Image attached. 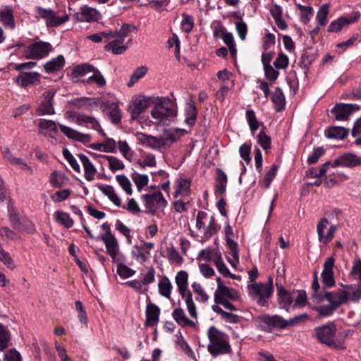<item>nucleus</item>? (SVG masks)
Returning a JSON list of instances; mask_svg holds the SVG:
<instances>
[{"instance_id":"obj_3","label":"nucleus","mask_w":361,"mask_h":361,"mask_svg":"<svg viewBox=\"0 0 361 361\" xmlns=\"http://www.w3.org/2000/svg\"><path fill=\"white\" fill-rule=\"evenodd\" d=\"M250 290V295L253 300H255L258 305L262 307L269 306V299L273 294L274 286L272 279L269 278V283H255L247 286Z\"/></svg>"},{"instance_id":"obj_50","label":"nucleus","mask_w":361,"mask_h":361,"mask_svg":"<svg viewBox=\"0 0 361 361\" xmlns=\"http://www.w3.org/2000/svg\"><path fill=\"white\" fill-rule=\"evenodd\" d=\"M294 295L293 307H305L307 302V294L304 290H293Z\"/></svg>"},{"instance_id":"obj_45","label":"nucleus","mask_w":361,"mask_h":361,"mask_svg":"<svg viewBox=\"0 0 361 361\" xmlns=\"http://www.w3.org/2000/svg\"><path fill=\"white\" fill-rule=\"evenodd\" d=\"M271 100L276 106V111H281L284 107L285 97L281 88L276 87Z\"/></svg>"},{"instance_id":"obj_5","label":"nucleus","mask_w":361,"mask_h":361,"mask_svg":"<svg viewBox=\"0 0 361 361\" xmlns=\"http://www.w3.org/2000/svg\"><path fill=\"white\" fill-rule=\"evenodd\" d=\"M130 32V27L127 25H123L119 30L112 32L111 38H107L109 43L105 46V49L111 51L114 54H121L127 49L123 44L125 39L127 37Z\"/></svg>"},{"instance_id":"obj_22","label":"nucleus","mask_w":361,"mask_h":361,"mask_svg":"<svg viewBox=\"0 0 361 361\" xmlns=\"http://www.w3.org/2000/svg\"><path fill=\"white\" fill-rule=\"evenodd\" d=\"M240 298L239 293L237 290L230 288L226 286H220L219 288H217L214 293V302L224 301L230 299L232 300H237Z\"/></svg>"},{"instance_id":"obj_30","label":"nucleus","mask_w":361,"mask_h":361,"mask_svg":"<svg viewBox=\"0 0 361 361\" xmlns=\"http://www.w3.org/2000/svg\"><path fill=\"white\" fill-rule=\"evenodd\" d=\"M78 157L83 166L85 178L87 180H92L97 172L95 167L86 155L78 154Z\"/></svg>"},{"instance_id":"obj_62","label":"nucleus","mask_w":361,"mask_h":361,"mask_svg":"<svg viewBox=\"0 0 361 361\" xmlns=\"http://www.w3.org/2000/svg\"><path fill=\"white\" fill-rule=\"evenodd\" d=\"M192 288L193 291L196 293L199 297L197 298V300L201 301L202 302H205L209 299L208 295L206 293L200 283L197 282H193L192 284Z\"/></svg>"},{"instance_id":"obj_17","label":"nucleus","mask_w":361,"mask_h":361,"mask_svg":"<svg viewBox=\"0 0 361 361\" xmlns=\"http://www.w3.org/2000/svg\"><path fill=\"white\" fill-rule=\"evenodd\" d=\"M318 302H322L324 300H326L329 302V304L332 305V302H340L341 305L345 303L349 300V293L345 290H341L338 292H329L324 291L318 295L317 298Z\"/></svg>"},{"instance_id":"obj_56","label":"nucleus","mask_w":361,"mask_h":361,"mask_svg":"<svg viewBox=\"0 0 361 361\" xmlns=\"http://www.w3.org/2000/svg\"><path fill=\"white\" fill-rule=\"evenodd\" d=\"M118 148L123 156L130 161L133 157V152L131 150L126 141H118Z\"/></svg>"},{"instance_id":"obj_27","label":"nucleus","mask_w":361,"mask_h":361,"mask_svg":"<svg viewBox=\"0 0 361 361\" xmlns=\"http://www.w3.org/2000/svg\"><path fill=\"white\" fill-rule=\"evenodd\" d=\"M0 22L10 29L15 27L13 11L11 6H4L0 8Z\"/></svg>"},{"instance_id":"obj_39","label":"nucleus","mask_w":361,"mask_h":361,"mask_svg":"<svg viewBox=\"0 0 361 361\" xmlns=\"http://www.w3.org/2000/svg\"><path fill=\"white\" fill-rule=\"evenodd\" d=\"M176 283L180 295H183L188 288V274L185 271H179L176 276Z\"/></svg>"},{"instance_id":"obj_46","label":"nucleus","mask_w":361,"mask_h":361,"mask_svg":"<svg viewBox=\"0 0 361 361\" xmlns=\"http://www.w3.org/2000/svg\"><path fill=\"white\" fill-rule=\"evenodd\" d=\"M92 72V75L90 76L86 80H84L83 82L86 84H92L94 82L99 87L104 86L106 85V80L101 72L96 68Z\"/></svg>"},{"instance_id":"obj_6","label":"nucleus","mask_w":361,"mask_h":361,"mask_svg":"<svg viewBox=\"0 0 361 361\" xmlns=\"http://www.w3.org/2000/svg\"><path fill=\"white\" fill-rule=\"evenodd\" d=\"M142 200L146 209L145 212L149 214L154 215L157 211L163 210L167 205V201L159 190L143 195Z\"/></svg>"},{"instance_id":"obj_1","label":"nucleus","mask_w":361,"mask_h":361,"mask_svg":"<svg viewBox=\"0 0 361 361\" xmlns=\"http://www.w3.org/2000/svg\"><path fill=\"white\" fill-rule=\"evenodd\" d=\"M152 104L154 107L150 111V115L154 120V125L169 126L176 117L177 109L171 99L157 97L154 98Z\"/></svg>"},{"instance_id":"obj_32","label":"nucleus","mask_w":361,"mask_h":361,"mask_svg":"<svg viewBox=\"0 0 361 361\" xmlns=\"http://www.w3.org/2000/svg\"><path fill=\"white\" fill-rule=\"evenodd\" d=\"M140 141L143 145L153 149H159L164 147V142L161 137H157L152 135H142Z\"/></svg>"},{"instance_id":"obj_29","label":"nucleus","mask_w":361,"mask_h":361,"mask_svg":"<svg viewBox=\"0 0 361 361\" xmlns=\"http://www.w3.org/2000/svg\"><path fill=\"white\" fill-rule=\"evenodd\" d=\"M269 11L278 27L282 30H286L288 25L282 17V7L278 4H274L270 8Z\"/></svg>"},{"instance_id":"obj_64","label":"nucleus","mask_w":361,"mask_h":361,"mask_svg":"<svg viewBox=\"0 0 361 361\" xmlns=\"http://www.w3.org/2000/svg\"><path fill=\"white\" fill-rule=\"evenodd\" d=\"M168 259L170 262L181 264L183 261V257L180 255L178 250L173 247H168L167 250Z\"/></svg>"},{"instance_id":"obj_51","label":"nucleus","mask_w":361,"mask_h":361,"mask_svg":"<svg viewBox=\"0 0 361 361\" xmlns=\"http://www.w3.org/2000/svg\"><path fill=\"white\" fill-rule=\"evenodd\" d=\"M75 307L78 312V318L80 324L85 326H87L88 319L82 303L80 300H77L75 302Z\"/></svg>"},{"instance_id":"obj_40","label":"nucleus","mask_w":361,"mask_h":361,"mask_svg":"<svg viewBox=\"0 0 361 361\" xmlns=\"http://www.w3.org/2000/svg\"><path fill=\"white\" fill-rule=\"evenodd\" d=\"M56 221L63 225L66 228H70L73 226L74 221L70 216L69 214L57 210L54 213Z\"/></svg>"},{"instance_id":"obj_9","label":"nucleus","mask_w":361,"mask_h":361,"mask_svg":"<svg viewBox=\"0 0 361 361\" xmlns=\"http://www.w3.org/2000/svg\"><path fill=\"white\" fill-rule=\"evenodd\" d=\"M154 100L152 97L139 95L133 98L132 103L129 106L128 111L133 120H136L140 115L143 113Z\"/></svg>"},{"instance_id":"obj_7","label":"nucleus","mask_w":361,"mask_h":361,"mask_svg":"<svg viewBox=\"0 0 361 361\" xmlns=\"http://www.w3.org/2000/svg\"><path fill=\"white\" fill-rule=\"evenodd\" d=\"M51 50L52 47L49 42L39 41L26 47L23 56L27 59L39 60L47 56Z\"/></svg>"},{"instance_id":"obj_47","label":"nucleus","mask_w":361,"mask_h":361,"mask_svg":"<svg viewBox=\"0 0 361 361\" xmlns=\"http://www.w3.org/2000/svg\"><path fill=\"white\" fill-rule=\"evenodd\" d=\"M257 143L266 152L271 149V139L264 130H261L257 136Z\"/></svg>"},{"instance_id":"obj_52","label":"nucleus","mask_w":361,"mask_h":361,"mask_svg":"<svg viewBox=\"0 0 361 361\" xmlns=\"http://www.w3.org/2000/svg\"><path fill=\"white\" fill-rule=\"evenodd\" d=\"M190 183L191 182H178L174 197H185L189 195L190 192Z\"/></svg>"},{"instance_id":"obj_43","label":"nucleus","mask_w":361,"mask_h":361,"mask_svg":"<svg viewBox=\"0 0 361 361\" xmlns=\"http://www.w3.org/2000/svg\"><path fill=\"white\" fill-rule=\"evenodd\" d=\"M348 135V129L343 127L334 126L328 130L327 137L338 140H343Z\"/></svg>"},{"instance_id":"obj_26","label":"nucleus","mask_w":361,"mask_h":361,"mask_svg":"<svg viewBox=\"0 0 361 361\" xmlns=\"http://www.w3.org/2000/svg\"><path fill=\"white\" fill-rule=\"evenodd\" d=\"M160 309L154 303H149L146 307L145 326H154L159 320Z\"/></svg>"},{"instance_id":"obj_63","label":"nucleus","mask_w":361,"mask_h":361,"mask_svg":"<svg viewBox=\"0 0 361 361\" xmlns=\"http://www.w3.org/2000/svg\"><path fill=\"white\" fill-rule=\"evenodd\" d=\"M117 274L123 279H128L135 274V271L126 265L119 263L117 266Z\"/></svg>"},{"instance_id":"obj_19","label":"nucleus","mask_w":361,"mask_h":361,"mask_svg":"<svg viewBox=\"0 0 361 361\" xmlns=\"http://www.w3.org/2000/svg\"><path fill=\"white\" fill-rule=\"evenodd\" d=\"M3 154L5 159L16 169L22 171L25 174L32 173V167L25 160L15 157L8 148L4 149Z\"/></svg>"},{"instance_id":"obj_41","label":"nucleus","mask_w":361,"mask_h":361,"mask_svg":"<svg viewBox=\"0 0 361 361\" xmlns=\"http://www.w3.org/2000/svg\"><path fill=\"white\" fill-rule=\"evenodd\" d=\"M197 111L195 104L190 102L187 104L185 109V123L190 126H192L195 123Z\"/></svg>"},{"instance_id":"obj_18","label":"nucleus","mask_w":361,"mask_h":361,"mask_svg":"<svg viewBox=\"0 0 361 361\" xmlns=\"http://www.w3.org/2000/svg\"><path fill=\"white\" fill-rule=\"evenodd\" d=\"M224 231L225 235V240L226 243V245L227 248L230 250L231 254L233 258V260L238 263V243L232 238L234 235V233L232 227L230 226L228 223H227L225 225Z\"/></svg>"},{"instance_id":"obj_12","label":"nucleus","mask_w":361,"mask_h":361,"mask_svg":"<svg viewBox=\"0 0 361 361\" xmlns=\"http://www.w3.org/2000/svg\"><path fill=\"white\" fill-rule=\"evenodd\" d=\"M68 119L79 126H84L87 128L98 127V121L93 116L76 111H68Z\"/></svg>"},{"instance_id":"obj_13","label":"nucleus","mask_w":361,"mask_h":361,"mask_svg":"<svg viewBox=\"0 0 361 361\" xmlns=\"http://www.w3.org/2000/svg\"><path fill=\"white\" fill-rule=\"evenodd\" d=\"M335 259L334 257L326 258L324 264V268L321 274L322 282L327 288H331L335 286V279L334 277V267Z\"/></svg>"},{"instance_id":"obj_60","label":"nucleus","mask_w":361,"mask_h":361,"mask_svg":"<svg viewBox=\"0 0 361 361\" xmlns=\"http://www.w3.org/2000/svg\"><path fill=\"white\" fill-rule=\"evenodd\" d=\"M94 67L89 63H82L80 65L76 66L73 68V73L75 75L82 76L86 75L87 73H91L94 70Z\"/></svg>"},{"instance_id":"obj_21","label":"nucleus","mask_w":361,"mask_h":361,"mask_svg":"<svg viewBox=\"0 0 361 361\" xmlns=\"http://www.w3.org/2000/svg\"><path fill=\"white\" fill-rule=\"evenodd\" d=\"M361 164V157L351 153H346L339 157L333 162L332 167L343 166L353 167Z\"/></svg>"},{"instance_id":"obj_38","label":"nucleus","mask_w":361,"mask_h":361,"mask_svg":"<svg viewBox=\"0 0 361 361\" xmlns=\"http://www.w3.org/2000/svg\"><path fill=\"white\" fill-rule=\"evenodd\" d=\"M47 18L45 20L46 25L47 27H57L68 20L69 17L68 15L63 16H59L56 13L51 9L50 13L48 14Z\"/></svg>"},{"instance_id":"obj_11","label":"nucleus","mask_w":361,"mask_h":361,"mask_svg":"<svg viewBox=\"0 0 361 361\" xmlns=\"http://www.w3.org/2000/svg\"><path fill=\"white\" fill-rule=\"evenodd\" d=\"M259 319L264 325L263 329L267 332L271 333L274 329H284L283 318L278 314H263Z\"/></svg>"},{"instance_id":"obj_2","label":"nucleus","mask_w":361,"mask_h":361,"mask_svg":"<svg viewBox=\"0 0 361 361\" xmlns=\"http://www.w3.org/2000/svg\"><path fill=\"white\" fill-rule=\"evenodd\" d=\"M207 334L209 341L207 350L212 357H216L219 355L231 353L232 348L229 343V337L226 333L214 326H211L208 329Z\"/></svg>"},{"instance_id":"obj_25","label":"nucleus","mask_w":361,"mask_h":361,"mask_svg":"<svg viewBox=\"0 0 361 361\" xmlns=\"http://www.w3.org/2000/svg\"><path fill=\"white\" fill-rule=\"evenodd\" d=\"M61 131L68 138L82 143L89 142L91 140V136L89 134L81 133L71 128L64 125L59 124Z\"/></svg>"},{"instance_id":"obj_58","label":"nucleus","mask_w":361,"mask_h":361,"mask_svg":"<svg viewBox=\"0 0 361 361\" xmlns=\"http://www.w3.org/2000/svg\"><path fill=\"white\" fill-rule=\"evenodd\" d=\"M179 336L176 334L177 340L176 341V343L178 345L184 353L188 355L189 357H192L194 354L192 350L189 346L187 341L183 338V336L180 333H179Z\"/></svg>"},{"instance_id":"obj_55","label":"nucleus","mask_w":361,"mask_h":361,"mask_svg":"<svg viewBox=\"0 0 361 361\" xmlns=\"http://www.w3.org/2000/svg\"><path fill=\"white\" fill-rule=\"evenodd\" d=\"M147 68L145 66L137 68L131 75L130 79L128 83V86H133L136 82L142 78L147 73Z\"/></svg>"},{"instance_id":"obj_4","label":"nucleus","mask_w":361,"mask_h":361,"mask_svg":"<svg viewBox=\"0 0 361 361\" xmlns=\"http://www.w3.org/2000/svg\"><path fill=\"white\" fill-rule=\"evenodd\" d=\"M337 328L334 322H329L314 329V334L319 343L328 347L338 348L336 341Z\"/></svg>"},{"instance_id":"obj_57","label":"nucleus","mask_w":361,"mask_h":361,"mask_svg":"<svg viewBox=\"0 0 361 361\" xmlns=\"http://www.w3.org/2000/svg\"><path fill=\"white\" fill-rule=\"evenodd\" d=\"M221 39H223L224 42L227 45L231 55L235 56L236 54V48L232 33L226 31V32L224 35Z\"/></svg>"},{"instance_id":"obj_10","label":"nucleus","mask_w":361,"mask_h":361,"mask_svg":"<svg viewBox=\"0 0 361 361\" xmlns=\"http://www.w3.org/2000/svg\"><path fill=\"white\" fill-rule=\"evenodd\" d=\"M360 106L355 104L339 103L334 106L331 112L337 121H347L350 115L359 110Z\"/></svg>"},{"instance_id":"obj_23","label":"nucleus","mask_w":361,"mask_h":361,"mask_svg":"<svg viewBox=\"0 0 361 361\" xmlns=\"http://www.w3.org/2000/svg\"><path fill=\"white\" fill-rule=\"evenodd\" d=\"M102 99L99 98L79 97L73 104L77 108H84L87 111H94L100 108Z\"/></svg>"},{"instance_id":"obj_15","label":"nucleus","mask_w":361,"mask_h":361,"mask_svg":"<svg viewBox=\"0 0 361 361\" xmlns=\"http://www.w3.org/2000/svg\"><path fill=\"white\" fill-rule=\"evenodd\" d=\"M75 17L79 22L91 23L97 21L101 15L96 8L85 5L80 7V11L75 13Z\"/></svg>"},{"instance_id":"obj_37","label":"nucleus","mask_w":361,"mask_h":361,"mask_svg":"<svg viewBox=\"0 0 361 361\" xmlns=\"http://www.w3.org/2000/svg\"><path fill=\"white\" fill-rule=\"evenodd\" d=\"M38 126L39 128V133L44 135H50L57 132L58 125L53 121L47 119H39Z\"/></svg>"},{"instance_id":"obj_54","label":"nucleus","mask_w":361,"mask_h":361,"mask_svg":"<svg viewBox=\"0 0 361 361\" xmlns=\"http://www.w3.org/2000/svg\"><path fill=\"white\" fill-rule=\"evenodd\" d=\"M246 119L250 130L254 133L259 128V123L253 110L248 109L246 111Z\"/></svg>"},{"instance_id":"obj_28","label":"nucleus","mask_w":361,"mask_h":361,"mask_svg":"<svg viewBox=\"0 0 361 361\" xmlns=\"http://www.w3.org/2000/svg\"><path fill=\"white\" fill-rule=\"evenodd\" d=\"M356 20V17H340L330 23L328 31L330 32H338Z\"/></svg>"},{"instance_id":"obj_34","label":"nucleus","mask_w":361,"mask_h":361,"mask_svg":"<svg viewBox=\"0 0 361 361\" xmlns=\"http://www.w3.org/2000/svg\"><path fill=\"white\" fill-rule=\"evenodd\" d=\"M341 305L340 302H334L329 305H319L313 307L319 317H327L334 314L335 310Z\"/></svg>"},{"instance_id":"obj_24","label":"nucleus","mask_w":361,"mask_h":361,"mask_svg":"<svg viewBox=\"0 0 361 361\" xmlns=\"http://www.w3.org/2000/svg\"><path fill=\"white\" fill-rule=\"evenodd\" d=\"M185 133L184 129L172 128L165 129L163 131L161 139L164 142V147L170 145L178 141Z\"/></svg>"},{"instance_id":"obj_59","label":"nucleus","mask_w":361,"mask_h":361,"mask_svg":"<svg viewBox=\"0 0 361 361\" xmlns=\"http://www.w3.org/2000/svg\"><path fill=\"white\" fill-rule=\"evenodd\" d=\"M289 59L286 54L281 52L278 54L274 65L277 69H285L288 66Z\"/></svg>"},{"instance_id":"obj_61","label":"nucleus","mask_w":361,"mask_h":361,"mask_svg":"<svg viewBox=\"0 0 361 361\" xmlns=\"http://www.w3.org/2000/svg\"><path fill=\"white\" fill-rule=\"evenodd\" d=\"M324 149L323 147H318L313 149L312 152L307 157L308 164H314L317 163L319 159L324 154Z\"/></svg>"},{"instance_id":"obj_33","label":"nucleus","mask_w":361,"mask_h":361,"mask_svg":"<svg viewBox=\"0 0 361 361\" xmlns=\"http://www.w3.org/2000/svg\"><path fill=\"white\" fill-rule=\"evenodd\" d=\"M172 316L173 319L181 326L194 327L195 323L189 319L182 308H176L173 311Z\"/></svg>"},{"instance_id":"obj_35","label":"nucleus","mask_w":361,"mask_h":361,"mask_svg":"<svg viewBox=\"0 0 361 361\" xmlns=\"http://www.w3.org/2000/svg\"><path fill=\"white\" fill-rule=\"evenodd\" d=\"M65 59L63 55H59L56 58L47 61L44 65V68L47 73H53L60 70L63 67Z\"/></svg>"},{"instance_id":"obj_44","label":"nucleus","mask_w":361,"mask_h":361,"mask_svg":"<svg viewBox=\"0 0 361 361\" xmlns=\"http://www.w3.org/2000/svg\"><path fill=\"white\" fill-rule=\"evenodd\" d=\"M159 293L161 295L170 298L172 290V284L169 278L164 276L158 284Z\"/></svg>"},{"instance_id":"obj_36","label":"nucleus","mask_w":361,"mask_h":361,"mask_svg":"<svg viewBox=\"0 0 361 361\" xmlns=\"http://www.w3.org/2000/svg\"><path fill=\"white\" fill-rule=\"evenodd\" d=\"M98 188L108 197V198L117 207H121V201L118 196L115 193L112 186L105 184H97Z\"/></svg>"},{"instance_id":"obj_49","label":"nucleus","mask_w":361,"mask_h":361,"mask_svg":"<svg viewBox=\"0 0 361 361\" xmlns=\"http://www.w3.org/2000/svg\"><path fill=\"white\" fill-rule=\"evenodd\" d=\"M329 8V5L328 4H323L317 13L316 20L320 26H324L327 23Z\"/></svg>"},{"instance_id":"obj_31","label":"nucleus","mask_w":361,"mask_h":361,"mask_svg":"<svg viewBox=\"0 0 361 361\" xmlns=\"http://www.w3.org/2000/svg\"><path fill=\"white\" fill-rule=\"evenodd\" d=\"M106 246L107 253L111 257L113 262L116 261V255L118 252V243L115 236H111L109 238L102 239Z\"/></svg>"},{"instance_id":"obj_53","label":"nucleus","mask_w":361,"mask_h":361,"mask_svg":"<svg viewBox=\"0 0 361 361\" xmlns=\"http://www.w3.org/2000/svg\"><path fill=\"white\" fill-rule=\"evenodd\" d=\"M133 248L135 250L132 251L133 257H135L141 263H144L147 261L148 256L149 255V251H144L143 247L137 245H135Z\"/></svg>"},{"instance_id":"obj_20","label":"nucleus","mask_w":361,"mask_h":361,"mask_svg":"<svg viewBox=\"0 0 361 361\" xmlns=\"http://www.w3.org/2000/svg\"><path fill=\"white\" fill-rule=\"evenodd\" d=\"M277 295L280 307L288 312L294 300L293 291H288L282 286H277Z\"/></svg>"},{"instance_id":"obj_42","label":"nucleus","mask_w":361,"mask_h":361,"mask_svg":"<svg viewBox=\"0 0 361 361\" xmlns=\"http://www.w3.org/2000/svg\"><path fill=\"white\" fill-rule=\"evenodd\" d=\"M11 332L7 327L0 323V351H4L9 345Z\"/></svg>"},{"instance_id":"obj_8","label":"nucleus","mask_w":361,"mask_h":361,"mask_svg":"<svg viewBox=\"0 0 361 361\" xmlns=\"http://www.w3.org/2000/svg\"><path fill=\"white\" fill-rule=\"evenodd\" d=\"M56 90L50 89L42 94V100L36 109L38 116L53 115L55 114L54 97Z\"/></svg>"},{"instance_id":"obj_14","label":"nucleus","mask_w":361,"mask_h":361,"mask_svg":"<svg viewBox=\"0 0 361 361\" xmlns=\"http://www.w3.org/2000/svg\"><path fill=\"white\" fill-rule=\"evenodd\" d=\"M99 109L109 116L112 123L115 124L120 123L121 112L117 103L102 100Z\"/></svg>"},{"instance_id":"obj_16","label":"nucleus","mask_w":361,"mask_h":361,"mask_svg":"<svg viewBox=\"0 0 361 361\" xmlns=\"http://www.w3.org/2000/svg\"><path fill=\"white\" fill-rule=\"evenodd\" d=\"M41 75L37 72L22 71L16 77V82L20 87L26 88L39 83Z\"/></svg>"},{"instance_id":"obj_48","label":"nucleus","mask_w":361,"mask_h":361,"mask_svg":"<svg viewBox=\"0 0 361 361\" xmlns=\"http://www.w3.org/2000/svg\"><path fill=\"white\" fill-rule=\"evenodd\" d=\"M102 157L107 161L109 167L111 171L121 170L124 168L123 161L115 157L103 155Z\"/></svg>"}]
</instances>
